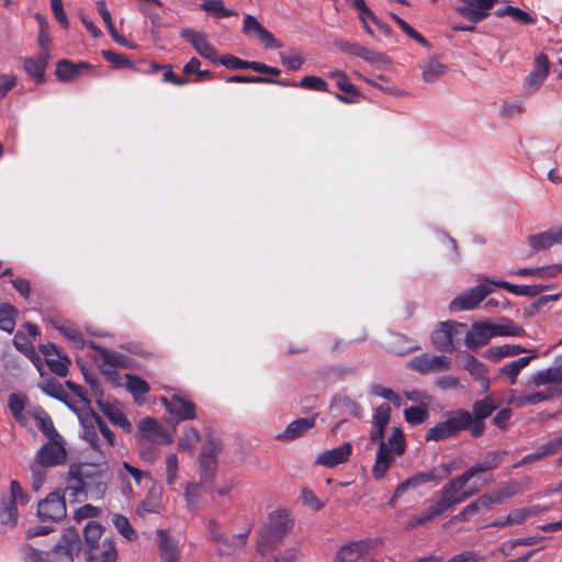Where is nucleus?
I'll return each mask as SVG.
<instances>
[{
  "label": "nucleus",
  "instance_id": "nucleus-36",
  "mask_svg": "<svg viewBox=\"0 0 562 562\" xmlns=\"http://www.w3.org/2000/svg\"><path fill=\"white\" fill-rule=\"evenodd\" d=\"M486 282L499 286L508 292L521 295V296H536L542 291L540 285H516L503 280H490L485 279Z\"/></svg>",
  "mask_w": 562,
  "mask_h": 562
},
{
  "label": "nucleus",
  "instance_id": "nucleus-18",
  "mask_svg": "<svg viewBox=\"0 0 562 562\" xmlns=\"http://www.w3.org/2000/svg\"><path fill=\"white\" fill-rule=\"evenodd\" d=\"M549 59L547 55L540 54L535 59L532 71L526 77L524 88L529 93L535 92L540 88L549 74Z\"/></svg>",
  "mask_w": 562,
  "mask_h": 562
},
{
  "label": "nucleus",
  "instance_id": "nucleus-13",
  "mask_svg": "<svg viewBox=\"0 0 562 562\" xmlns=\"http://www.w3.org/2000/svg\"><path fill=\"white\" fill-rule=\"evenodd\" d=\"M81 427H82V438L89 442V445L94 450H100V439H99V427H100V416L91 411L89 407L83 408L78 414Z\"/></svg>",
  "mask_w": 562,
  "mask_h": 562
},
{
  "label": "nucleus",
  "instance_id": "nucleus-16",
  "mask_svg": "<svg viewBox=\"0 0 562 562\" xmlns=\"http://www.w3.org/2000/svg\"><path fill=\"white\" fill-rule=\"evenodd\" d=\"M40 350L44 355L45 362L53 373L63 378L68 374L70 360L66 355H63L55 345H41Z\"/></svg>",
  "mask_w": 562,
  "mask_h": 562
},
{
  "label": "nucleus",
  "instance_id": "nucleus-50",
  "mask_svg": "<svg viewBox=\"0 0 562 562\" xmlns=\"http://www.w3.org/2000/svg\"><path fill=\"white\" fill-rule=\"evenodd\" d=\"M16 505L8 501L2 502L0 510V520L2 525L14 526L18 520Z\"/></svg>",
  "mask_w": 562,
  "mask_h": 562
},
{
  "label": "nucleus",
  "instance_id": "nucleus-27",
  "mask_svg": "<svg viewBox=\"0 0 562 562\" xmlns=\"http://www.w3.org/2000/svg\"><path fill=\"white\" fill-rule=\"evenodd\" d=\"M370 543L364 540L342 546L336 554L334 562H358L369 552Z\"/></svg>",
  "mask_w": 562,
  "mask_h": 562
},
{
  "label": "nucleus",
  "instance_id": "nucleus-49",
  "mask_svg": "<svg viewBox=\"0 0 562 562\" xmlns=\"http://www.w3.org/2000/svg\"><path fill=\"white\" fill-rule=\"evenodd\" d=\"M281 63L290 70L296 71L304 64V57L295 50L282 52L279 54Z\"/></svg>",
  "mask_w": 562,
  "mask_h": 562
},
{
  "label": "nucleus",
  "instance_id": "nucleus-61",
  "mask_svg": "<svg viewBox=\"0 0 562 562\" xmlns=\"http://www.w3.org/2000/svg\"><path fill=\"white\" fill-rule=\"evenodd\" d=\"M422 484H423V482L420 481V477L418 474L406 479L404 482L398 484L397 487L395 488L392 502H394L396 498H400L407 490L416 488V487L420 486Z\"/></svg>",
  "mask_w": 562,
  "mask_h": 562
},
{
  "label": "nucleus",
  "instance_id": "nucleus-22",
  "mask_svg": "<svg viewBox=\"0 0 562 562\" xmlns=\"http://www.w3.org/2000/svg\"><path fill=\"white\" fill-rule=\"evenodd\" d=\"M528 241L533 252L548 249L553 245L562 244V228L552 227L549 231L530 235Z\"/></svg>",
  "mask_w": 562,
  "mask_h": 562
},
{
  "label": "nucleus",
  "instance_id": "nucleus-8",
  "mask_svg": "<svg viewBox=\"0 0 562 562\" xmlns=\"http://www.w3.org/2000/svg\"><path fill=\"white\" fill-rule=\"evenodd\" d=\"M497 0H460L457 12L468 21L476 24L491 14Z\"/></svg>",
  "mask_w": 562,
  "mask_h": 562
},
{
  "label": "nucleus",
  "instance_id": "nucleus-3",
  "mask_svg": "<svg viewBox=\"0 0 562 562\" xmlns=\"http://www.w3.org/2000/svg\"><path fill=\"white\" fill-rule=\"evenodd\" d=\"M294 526V519L285 509H277L269 515L267 525L258 538V551L265 554L279 547Z\"/></svg>",
  "mask_w": 562,
  "mask_h": 562
},
{
  "label": "nucleus",
  "instance_id": "nucleus-51",
  "mask_svg": "<svg viewBox=\"0 0 562 562\" xmlns=\"http://www.w3.org/2000/svg\"><path fill=\"white\" fill-rule=\"evenodd\" d=\"M187 506L190 510H195L200 505V484L188 483L184 490Z\"/></svg>",
  "mask_w": 562,
  "mask_h": 562
},
{
  "label": "nucleus",
  "instance_id": "nucleus-39",
  "mask_svg": "<svg viewBox=\"0 0 562 562\" xmlns=\"http://www.w3.org/2000/svg\"><path fill=\"white\" fill-rule=\"evenodd\" d=\"M533 358L535 356H526L517 360H514L508 364H505L502 368H499L498 373L501 375H507L509 378L510 384L514 385L517 382V378L520 371L525 369Z\"/></svg>",
  "mask_w": 562,
  "mask_h": 562
},
{
  "label": "nucleus",
  "instance_id": "nucleus-28",
  "mask_svg": "<svg viewBox=\"0 0 562 562\" xmlns=\"http://www.w3.org/2000/svg\"><path fill=\"white\" fill-rule=\"evenodd\" d=\"M559 395L560 392L557 389L549 387L544 391H538L520 395H516L513 393L509 402L518 407H522L526 405H537L539 403L549 401Z\"/></svg>",
  "mask_w": 562,
  "mask_h": 562
},
{
  "label": "nucleus",
  "instance_id": "nucleus-48",
  "mask_svg": "<svg viewBox=\"0 0 562 562\" xmlns=\"http://www.w3.org/2000/svg\"><path fill=\"white\" fill-rule=\"evenodd\" d=\"M404 417L411 425H420L429 417V412L424 406H412L404 411Z\"/></svg>",
  "mask_w": 562,
  "mask_h": 562
},
{
  "label": "nucleus",
  "instance_id": "nucleus-57",
  "mask_svg": "<svg viewBox=\"0 0 562 562\" xmlns=\"http://www.w3.org/2000/svg\"><path fill=\"white\" fill-rule=\"evenodd\" d=\"M102 55L109 63L114 65L116 68H124V67L133 68L134 67L133 61L125 55L115 53L113 50H103Z\"/></svg>",
  "mask_w": 562,
  "mask_h": 562
},
{
  "label": "nucleus",
  "instance_id": "nucleus-62",
  "mask_svg": "<svg viewBox=\"0 0 562 562\" xmlns=\"http://www.w3.org/2000/svg\"><path fill=\"white\" fill-rule=\"evenodd\" d=\"M518 493L516 484L515 483H507L502 488L491 493V496L495 504H501L505 499L510 498L515 496Z\"/></svg>",
  "mask_w": 562,
  "mask_h": 562
},
{
  "label": "nucleus",
  "instance_id": "nucleus-46",
  "mask_svg": "<svg viewBox=\"0 0 562 562\" xmlns=\"http://www.w3.org/2000/svg\"><path fill=\"white\" fill-rule=\"evenodd\" d=\"M16 310L9 304L0 305V329L12 333L15 327L14 315Z\"/></svg>",
  "mask_w": 562,
  "mask_h": 562
},
{
  "label": "nucleus",
  "instance_id": "nucleus-29",
  "mask_svg": "<svg viewBox=\"0 0 562 562\" xmlns=\"http://www.w3.org/2000/svg\"><path fill=\"white\" fill-rule=\"evenodd\" d=\"M52 324L76 349H83L85 347L97 349V345L93 341H86L82 335L70 323L55 319L52 321Z\"/></svg>",
  "mask_w": 562,
  "mask_h": 562
},
{
  "label": "nucleus",
  "instance_id": "nucleus-20",
  "mask_svg": "<svg viewBox=\"0 0 562 562\" xmlns=\"http://www.w3.org/2000/svg\"><path fill=\"white\" fill-rule=\"evenodd\" d=\"M463 369L480 383L484 393L490 391V378L486 366L471 353L463 355Z\"/></svg>",
  "mask_w": 562,
  "mask_h": 562
},
{
  "label": "nucleus",
  "instance_id": "nucleus-47",
  "mask_svg": "<svg viewBox=\"0 0 562 562\" xmlns=\"http://www.w3.org/2000/svg\"><path fill=\"white\" fill-rule=\"evenodd\" d=\"M112 521L116 530L127 540L133 541L136 539V531L134 530L130 520L125 516L121 514H115L112 518Z\"/></svg>",
  "mask_w": 562,
  "mask_h": 562
},
{
  "label": "nucleus",
  "instance_id": "nucleus-9",
  "mask_svg": "<svg viewBox=\"0 0 562 562\" xmlns=\"http://www.w3.org/2000/svg\"><path fill=\"white\" fill-rule=\"evenodd\" d=\"M409 368L420 374L445 372L451 368V359L447 356L423 353L412 359Z\"/></svg>",
  "mask_w": 562,
  "mask_h": 562
},
{
  "label": "nucleus",
  "instance_id": "nucleus-35",
  "mask_svg": "<svg viewBox=\"0 0 562 562\" xmlns=\"http://www.w3.org/2000/svg\"><path fill=\"white\" fill-rule=\"evenodd\" d=\"M117 551L113 540L104 539L101 543L100 552L98 549L87 552L88 562H116Z\"/></svg>",
  "mask_w": 562,
  "mask_h": 562
},
{
  "label": "nucleus",
  "instance_id": "nucleus-32",
  "mask_svg": "<svg viewBox=\"0 0 562 562\" xmlns=\"http://www.w3.org/2000/svg\"><path fill=\"white\" fill-rule=\"evenodd\" d=\"M507 456V451L505 450H497L492 451L486 454V457L473 464L471 468H469L467 471L474 477L475 475L484 472L492 471L496 469L504 460V458Z\"/></svg>",
  "mask_w": 562,
  "mask_h": 562
},
{
  "label": "nucleus",
  "instance_id": "nucleus-15",
  "mask_svg": "<svg viewBox=\"0 0 562 562\" xmlns=\"http://www.w3.org/2000/svg\"><path fill=\"white\" fill-rule=\"evenodd\" d=\"M180 35L192 45L200 56L212 63H217V50L209 43L205 34L193 29H182Z\"/></svg>",
  "mask_w": 562,
  "mask_h": 562
},
{
  "label": "nucleus",
  "instance_id": "nucleus-52",
  "mask_svg": "<svg viewBox=\"0 0 562 562\" xmlns=\"http://www.w3.org/2000/svg\"><path fill=\"white\" fill-rule=\"evenodd\" d=\"M200 441V434L196 429L190 427L183 431V436L179 439V446L183 450H188L193 454L194 446Z\"/></svg>",
  "mask_w": 562,
  "mask_h": 562
},
{
  "label": "nucleus",
  "instance_id": "nucleus-2",
  "mask_svg": "<svg viewBox=\"0 0 562 562\" xmlns=\"http://www.w3.org/2000/svg\"><path fill=\"white\" fill-rule=\"evenodd\" d=\"M471 479H473L472 475L468 471H464L459 476L450 480L438 492V496L435 503L419 516L411 519L408 527L415 528L425 525L428 521H431L432 519L441 516L453 506L475 495L479 492V488L468 485V482Z\"/></svg>",
  "mask_w": 562,
  "mask_h": 562
},
{
  "label": "nucleus",
  "instance_id": "nucleus-42",
  "mask_svg": "<svg viewBox=\"0 0 562 562\" xmlns=\"http://www.w3.org/2000/svg\"><path fill=\"white\" fill-rule=\"evenodd\" d=\"M102 526L97 521H89L83 530L85 541L88 546V552L94 551L98 549L99 541L102 536Z\"/></svg>",
  "mask_w": 562,
  "mask_h": 562
},
{
  "label": "nucleus",
  "instance_id": "nucleus-1",
  "mask_svg": "<svg viewBox=\"0 0 562 562\" xmlns=\"http://www.w3.org/2000/svg\"><path fill=\"white\" fill-rule=\"evenodd\" d=\"M391 407L382 404L374 409L372 416V430L370 440L379 443L376 460L372 468L374 479H382L397 456H402L406 448L405 437L400 427H394L387 441L384 440V429L390 423Z\"/></svg>",
  "mask_w": 562,
  "mask_h": 562
},
{
  "label": "nucleus",
  "instance_id": "nucleus-14",
  "mask_svg": "<svg viewBox=\"0 0 562 562\" xmlns=\"http://www.w3.org/2000/svg\"><path fill=\"white\" fill-rule=\"evenodd\" d=\"M161 403L177 422L192 420L196 417L193 402L180 395H172L170 398L161 397Z\"/></svg>",
  "mask_w": 562,
  "mask_h": 562
},
{
  "label": "nucleus",
  "instance_id": "nucleus-30",
  "mask_svg": "<svg viewBox=\"0 0 562 562\" xmlns=\"http://www.w3.org/2000/svg\"><path fill=\"white\" fill-rule=\"evenodd\" d=\"M91 66L88 63H72L69 59H61L56 64L55 74L60 81H71L76 79L82 70H89Z\"/></svg>",
  "mask_w": 562,
  "mask_h": 562
},
{
  "label": "nucleus",
  "instance_id": "nucleus-44",
  "mask_svg": "<svg viewBox=\"0 0 562 562\" xmlns=\"http://www.w3.org/2000/svg\"><path fill=\"white\" fill-rule=\"evenodd\" d=\"M40 387L45 394L64 402L68 407L75 411V407L68 402V395L59 382L48 380Z\"/></svg>",
  "mask_w": 562,
  "mask_h": 562
},
{
  "label": "nucleus",
  "instance_id": "nucleus-34",
  "mask_svg": "<svg viewBox=\"0 0 562 562\" xmlns=\"http://www.w3.org/2000/svg\"><path fill=\"white\" fill-rule=\"evenodd\" d=\"M159 533V552L164 562H178L180 551L178 543L168 535L167 531L158 530Z\"/></svg>",
  "mask_w": 562,
  "mask_h": 562
},
{
  "label": "nucleus",
  "instance_id": "nucleus-17",
  "mask_svg": "<svg viewBox=\"0 0 562 562\" xmlns=\"http://www.w3.org/2000/svg\"><path fill=\"white\" fill-rule=\"evenodd\" d=\"M352 452V446L350 442H344L341 446L323 451L315 460L316 465L325 468H335L348 461Z\"/></svg>",
  "mask_w": 562,
  "mask_h": 562
},
{
  "label": "nucleus",
  "instance_id": "nucleus-45",
  "mask_svg": "<svg viewBox=\"0 0 562 562\" xmlns=\"http://www.w3.org/2000/svg\"><path fill=\"white\" fill-rule=\"evenodd\" d=\"M356 56L359 58H362L363 60H366L372 65H379V64L390 65L391 64V60L384 54L375 52V50L364 47L362 45H359Z\"/></svg>",
  "mask_w": 562,
  "mask_h": 562
},
{
  "label": "nucleus",
  "instance_id": "nucleus-10",
  "mask_svg": "<svg viewBox=\"0 0 562 562\" xmlns=\"http://www.w3.org/2000/svg\"><path fill=\"white\" fill-rule=\"evenodd\" d=\"M37 514L42 520H61L67 514L65 497L58 492L48 494L44 501L38 503Z\"/></svg>",
  "mask_w": 562,
  "mask_h": 562
},
{
  "label": "nucleus",
  "instance_id": "nucleus-24",
  "mask_svg": "<svg viewBox=\"0 0 562 562\" xmlns=\"http://www.w3.org/2000/svg\"><path fill=\"white\" fill-rule=\"evenodd\" d=\"M316 423V416L307 417V418H297L293 422H291L284 431L278 434L276 436V439L282 440V441H293L300 437H302L304 434H306L308 430H311Z\"/></svg>",
  "mask_w": 562,
  "mask_h": 562
},
{
  "label": "nucleus",
  "instance_id": "nucleus-11",
  "mask_svg": "<svg viewBox=\"0 0 562 562\" xmlns=\"http://www.w3.org/2000/svg\"><path fill=\"white\" fill-rule=\"evenodd\" d=\"M464 334V345L470 350L486 346L495 337L490 322H475L469 329H465Z\"/></svg>",
  "mask_w": 562,
  "mask_h": 562
},
{
  "label": "nucleus",
  "instance_id": "nucleus-55",
  "mask_svg": "<svg viewBox=\"0 0 562 562\" xmlns=\"http://www.w3.org/2000/svg\"><path fill=\"white\" fill-rule=\"evenodd\" d=\"M105 363L112 367H126L127 358L119 352L110 351L97 346V349Z\"/></svg>",
  "mask_w": 562,
  "mask_h": 562
},
{
  "label": "nucleus",
  "instance_id": "nucleus-43",
  "mask_svg": "<svg viewBox=\"0 0 562 562\" xmlns=\"http://www.w3.org/2000/svg\"><path fill=\"white\" fill-rule=\"evenodd\" d=\"M200 9L214 15L217 19L228 18L237 14L235 11L225 8L222 0H205L200 4Z\"/></svg>",
  "mask_w": 562,
  "mask_h": 562
},
{
  "label": "nucleus",
  "instance_id": "nucleus-56",
  "mask_svg": "<svg viewBox=\"0 0 562 562\" xmlns=\"http://www.w3.org/2000/svg\"><path fill=\"white\" fill-rule=\"evenodd\" d=\"M161 510V503L157 495L149 494L138 506V513L144 515L146 513L159 514Z\"/></svg>",
  "mask_w": 562,
  "mask_h": 562
},
{
  "label": "nucleus",
  "instance_id": "nucleus-26",
  "mask_svg": "<svg viewBox=\"0 0 562 562\" xmlns=\"http://www.w3.org/2000/svg\"><path fill=\"white\" fill-rule=\"evenodd\" d=\"M66 459L64 447L57 442L44 445L36 454L37 462L43 467H54L60 464Z\"/></svg>",
  "mask_w": 562,
  "mask_h": 562
},
{
  "label": "nucleus",
  "instance_id": "nucleus-33",
  "mask_svg": "<svg viewBox=\"0 0 562 562\" xmlns=\"http://www.w3.org/2000/svg\"><path fill=\"white\" fill-rule=\"evenodd\" d=\"M248 530L228 537L226 535L214 536V540L218 543V550L223 554H232L243 549L247 541Z\"/></svg>",
  "mask_w": 562,
  "mask_h": 562
},
{
  "label": "nucleus",
  "instance_id": "nucleus-53",
  "mask_svg": "<svg viewBox=\"0 0 562 562\" xmlns=\"http://www.w3.org/2000/svg\"><path fill=\"white\" fill-rule=\"evenodd\" d=\"M299 86L304 89L314 91H328V83L324 79L316 76L303 77L300 80Z\"/></svg>",
  "mask_w": 562,
  "mask_h": 562
},
{
  "label": "nucleus",
  "instance_id": "nucleus-31",
  "mask_svg": "<svg viewBox=\"0 0 562 562\" xmlns=\"http://www.w3.org/2000/svg\"><path fill=\"white\" fill-rule=\"evenodd\" d=\"M138 430L144 438L150 441L159 442L161 439H166L167 442H170L165 429L158 420L153 417L140 419L138 423Z\"/></svg>",
  "mask_w": 562,
  "mask_h": 562
},
{
  "label": "nucleus",
  "instance_id": "nucleus-64",
  "mask_svg": "<svg viewBox=\"0 0 562 562\" xmlns=\"http://www.w3.org/2000/svg\"><path fill=\"white\" fill-rule=\"evenodd\" d=\"M221 450V446L214 440H206L203 443L200 457L201 459H211L217 461V454Z\"/></svg>",
  "mask_w": 562,
  "mask_h": 562
},
{
  "label": "nucleus",
  "instance_id": "nucleus-5",
  "mask_svg": "<svg viewBox=\"0 0 562 562\" xmlns=\"http://www.w3.org/2000/svg\"><path fill=\"white\" fill-rule=\"evenodd\" d=\"M467 329V324L456 321L442 322L438 329L431 334V341L440 352H453L458 349L461 337Z\"/></svg>",
  "mask_w": 562,
  "mask_h": 562
},
{
  "label": "nucleus",
  "instance_id": "nucleus-21",
  "mask_svg": "<svg viewBox=\"0 0 562 562\" xmlns=\"http://www.w3.org/2000/svg\"><path fill=\"white\" fill-rule=\"evenodd\" d=\"M562 382V353L555 357L553 364L546 369L533 373L529 380V384L539 387L552 383Z\"/></svg>",
  "mask_w": 562,
  "mask_h": 562
},
{
  "label": "nucleus",
  "instance_id": "nucleus-25",
  "mask_svg": "<svg viewBox=\"0 0 562 562\" xmlns=\"http://www.w3.org/2000/svg\"><path fill=\"white\" fill-rule=\"evenodd\" d=\"M97 405L99 409L110 419V422L120 427L123 431L128 434L133 430L131 422L126 418L122 409L115 403L98 398Z\"/></svg>",
  "mask_w": 562,
  "mask_h": 562
},
{
  "label": "nucleus",
  "instance_id": "nucleus-12",
  "mask_svg": "<svg viewBox=\"0 0 562 562\" xmlns=\"http://www.w3.org/2000/svg\"><path fill=\"white\" fill-rule=\"evenodd\" d=\"M492 289L486 284H479L461 295L453 299L450 303L451 311H470L475 308L490 293Z\"/></svg>",
  "mask_w": 562,
  "mask_h": 562
},
{
  "label": "nucleus",
  "instance_id": "nucleus-60",
  "mask_svg": "<svg viewBox=\"0 0 562 562\" xmlns=\"http://www.w3.org/2000/svg\"><path fill=\"white\" fill-rule=\"evenodd\" d=\"M179 462L176 454H170L166 459V482L168 485L175 484L178 479Z\"/></svg>",
  "mask_w": 562,
  "mask_h": 562
},
{
  "label": "nucleus",
  "instance_id": "nucleus-58",
  "mask_svg": "<svg viewBox=\"0 0 562 562\" xmlns=\"http://www.w3.org/2000/svg\"><path fill=\"white\" fill-rule=\"evenodd\" d=\"M329 77L336 80L337 87L340 91L350 94H357L356 87L349 81L348 77L342 71H331Z\"/></svg>",
  "mask_w": 562,
  "mask_h": 562
},
{
  "label": "nucleus",
  "instance_id": "nucleus-63",
  "mask_svg": "<svg viewBox=\"0 0 562 562\" xmlns=\"http://www.w3.org/2000/svg\"><path fill=\"white\" fill-rule=\"evenodd\" d=\"M217 63L224 65L227 69L231 70L248 69L249 65V61L241 60L232 55H225L223 57L217 58Z\"/></svg>",
  "mask_w": 562,
  "mask_h": 562
},
{
  "label": "nucleus",
  "instance_id": "nucleus-54",
  "mask_svg": "<svg viewBox=\"0 0 562 562\" xmlns=\"http://www.w3.org/2000/svg\"><path fill=\"white\" fill-rule=\"evenodd\" d=\"M200 463V476L202 482H211L215 477L217 461L201 459L199 458Z\"/></svg>",
  "mask_w": 562,
  "mask_h": 562
},
{
  "label": "nucleus",
  "instance_id": "nucleus-4",
  "mask_svg": "<svg viewBox=\"0 0 562 562\" xmlns=\"http://www.w3.org/2000/svg\"><path fill=\"white\" fill-rule=\"evenodd\" d=\"M470 412L457 409L447 415L446 420L429 428L426 434V441H440L457 436L460 431L467 430L470 426Z\"/></svg>",
  "mask_w": 562,
  "mask_h": 562
},
{
  "label": "nucleus",
  "instance_id": "nucleus-19",
  "mask_svg": "<svg viewBox=\"0 0 562 562\" xmlns=\"http://www.w3.org/2000/svg\"><path fill=\"white\" fill-rule=\"evenodd\" d=\"M89 479L85 477L86 497L100 499L108 488L106 473L104 469H95L89 464Z\"/></svg>",
  "mask_w": 562,
  "mask_h": 562
},
{
  "label": "nucleus",
  "instance_id": "nucleus-6",
  "mask_svg": "<svg viewBox=\"0 0 562 562\" xmlns=\"http://www.w3.org/2000/svg\"><path fill=\"white\" fill-rule=\"evenodd\" d=\"M81 539L77 529H67L54 549L47 552V562H74V555L79 554Z\"/></svg>",
  "mask_w": 562,
  "mask_h": 562
},
{
  "label": "nucleus",
  "instance_id": "nucleus-7",
  "mask_svg": "<svg viewBox=\"0 0 562 562\" xmlns=\"http://www.w3.org/2000/svg\"><path fill=\"white\" fill-rule=\"evenodd\" d=\"M497 408V403L491 396H485L484 398L473 403L472 413H470L471 422L467 429L470 430L472 437L479 438L483 436L485 432L484 420L490 417Z\"/></svg>",
  "mask_w": 562,
  "mask_h": 562
},
{
  "label": "nucleus",
  "instance_id": "nucleus-40",
  "mask_svg": "<svg viewBox=\"0 0 562 562\" xmlns=\"http://www.w3.org/2000/svg\"><path fill=\"white\" fill-rule=\"evenodd\" d=\"M47 67V57L42 54L37 58H27L24 61L25 71L37 82L44 81V74Z\"/></svg>",
  "mask_w": 562,
  "mask_h": 562
},
{
  "label": "nucleus",
  "instance_id": "nucleus-38",
  "mask_svg": "<svg viewBox=\"0 0 562 562\" xmlns=\"http://www.w3.org/2000/svg\"><path fill=\"white\" fill-rule=\"evenodd\" d=\"M420 68L423 79L428 83L435 82L447 71V66L441 64L437 57L429 58L420 66Z\"/></svg>",
  "mask_w": 562,
  "mask_h": 562
},
{
  "label": "nucleus",
  "instance_id": "nucleus-41",
  "mask_svg": "<svg viewBox=\"0 0 562 562\" xmlns=\"http://www.w3.org/2000/svg\"><path fill=\"white\" fill-rule=\"evenodd\" d=\"M494 336H512V337H521L525 335V329L516 324L514 321L508 318H503L501 323L495 324L492 323Z\"/></svg>",
  "mask_w": 562,
  "mask_h": 562
},
{
  "label": "nucleus",
  "instance_id": "nucleus-23",
  "mask_svg": "<svg viewBox=\"0 0 562 562\" xmlns=\"http://www.w3.org/2000/svg\"><path fill=\"white\" fill-rule=\"evenodd\" d=\"M89 464H83L77 470L69 471V477L66 486V492L70 497L80 501L83 495L86 497L85 477L89 479Z\"/></svg>",
  "mask_w": 562,
  "mask_h": 562
},
{
  "label": "nucleus",
  "instance_id": "nucleus-37",
  "mask_svg": "<svg viewBox=\"0 0 562 562\" xmlns=\"http://www.w3.org/2000/svg\"><path fill=\"white\" fill-rule=\"evenodd\" d=\"M125 379V386L127 391L133 395L135 402H143V396L150 390L149 384L144 379L131 373H127Z\"/></svg>",
  "mask_w": 562,
  "mask_h": 562
},
{
  "label": "nucleus",
  "instance_id": "nucleus-59",
  "mask_svg": "<svg viewBox=\"0 0 562 562\" xmlns=\"http://www.w3.org/2000/svg\"><path fill=\"white\" fill-rule=\"evenodd\" d=\"M8 502L13 504L25 505L29 502V495L23 491L21 484L13 480L10 484V498Z\"/></svg>",
  "mask_w": 562,
  "mask_h": 562
}]
</instances>
